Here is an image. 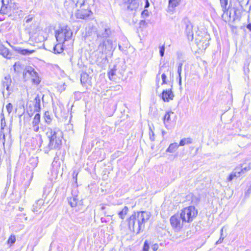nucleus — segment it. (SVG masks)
Segmentation results:
<instances>
[{
	"instance_id": "nucleus-36",
	"label": "nucleus",
	"mask_w": 251,
	"mask_h": 251,
	"mask_svg": "<svg viewBox=\"0 0 251 251\" xmlns=\"http://www.w3.org/2000/svg\"><path fill=\"white\" fill-rule=\"evenodd\" d=\"M223 229H224V227H222L221 229V236H220V238H219V239L216 242V244L217 245V244H221L222 243V242L223 241V240L224 239L225 236H224V234H223Z\"/></svg>"
},
{
	"instance_id": "nucleus-7",
	"label": "nucleus",
	"mask_w": 251,
	"mask_h": 251,
	"mask_svg": "<svg viewBox=\"0 0 251 251\" xmlns=\"http://www.w3.org/2000/svg\"><path fill=\"white\" fill-rule=\"evenodd\" d=\"M23 75L25 77L27 76L30 77L32 82L35 85L39 84L41 81L38 73L30 66H28L25 68Z\"/></svg>"
},
{
	"instance_id": "nucleus-45",
	"label": "nucleus",
	"mask_w": 251,
	"mask_h": 251,
	"mask_svg": "<svg viewBox=\"0 0 251 251\" xmlns=\"http://www.w3.org/2000/svg\"><path fill=\"white\" fill-rule=\"evenodd\" d=\"M0 126H1V129H0V130L3 131V129L4 128V127L6 126V123H5V119H4V117L1 119V125H0Z\"/></svg>"
},
{
	"instance_id": "nucleus-52",
	"label": "nucleus",
	"mask_w": 251,
	"mask_h": 251,
	"mask_svg": "<svg viewBox=\"0 0 251 251\" xmlns=\"http://www.w3.org/2000/svg\"><path fill=\"white\" fill-rule=\"evenodd\" d=\"M246 27L247 29H248L250 31H251V23L248 24L247 25Z\"/></svg>"
},
{
	"instance_id": "nucleus-48",
	"label": "nucleus",
	"mask_w": 251,
	"mask_h": 251,
	"mask_svg": "<svg viewBox=\"0 0 251 251\" xmlns=\"http://www.w3.org/2000/svg\"><path fill=\"white\" fill-rule=\"evenodd\" d=\"M161 78H162V84L167 83V82L166 81V78H167V76H166V75H165V74H163L161 75Z\"/></svg>"
},
{
	"instance_id": "nucleus-46",
	"label": "nucleus",
	"mask_w": 251,
	"mask_h": 251,
	"mask_svg": "<svg viewBox=\"0 0 251 251\" xmlns=\"http://www.w3.org/2000/svg\"><path fill=\"white\" fill-rule=\"evenodd\" d=\"M164 52H165V47L164 45L160 47L159 49V53L161 56H163L164 55Z\"/></svg>"
},
{
	"instance_id": "nucleus-37",
	"label": "nucleus",
	"mask_w": 251,
	"mask_h": 251,
	"mask_svg": "<svg viewBox=\"0 0 251 251\" xmlns=\"http://www.w3.org/2000/svg\"><path fill=\"white\" fill-rule=\"evenodd\" d=\"M0 139L2 140L3 148L4 149L5 135L2 130H0Z\"/></svg>"
},
{
	"instance_id": "nucleus-55",
	"label": "nucleus",
	"mask_w": 251,
	"mask_h": 251,
	"mask_svg": "<svg viewBox=\"0 0 251 251\" xmlns=\"http://www.w3.org/2000/svg\"><path fill=\"white\" fill-rule=\"evenodd\" d=\"M156 244H155L153 246H152V248H153V250L154 251H156L157 250V248H156Z\"/></svg>"
},
{
	"instance_id": "nucleus-30",
	"label": "nucleus",
	"mask_w": 251,
	"mask_h": 251,
	"mask_svg": "<svg viewBox=\"0 0 251 251\" xmlns=\"http://www.w3.org/2000/svg\"><path fill=\"white\" fill-rule=\"evenodd\" d=\"M192 143V139L190 138H183L179 142V146H183L186 144H189Z\"/></svg>"
},
{
	"instance_id": "nucleus-14",
	"label": "nucleus",
	"mask_w": 251,
	"mask_h": 251,
	"mask_svg": "<svg viewBox=\"0 0 251 251\" xmlns=\"http://www.w3.org/2000/svg\"><path fill=\"white\" fill-rule=\"evenodd\" d=\"M174 97V95L171 90H164L162 93V98L164 101H169L172 100Z\"/></svg>"
},
{
	"instance_id": "nucleus-22",
	"label": "nucleus",
	"mask_w": 251,
	"mask_h": 251,
	"mask_svg": "<svg viewBox=\"0 0 251 251\" xmlns=\"http://www.w3.org/2000/svg\"><path fill=\"white\" fill-rule=\"evenodd\" d=\"M139 0H130L128 2L129 4L127 6V8L131 10H135L139 6Z\"/></svg>"
},
{
	"instance_id": "nucleus-8",
	"label": "nucleus",
	"mask_w": 251,
	"mask_h": 251,
	"mask_svg": "<svg viewBox=\"0 0 251 251\" xmlns=\"http://www.w3.org/2000/svg\"><path fill=\"white\" fill-rule=\"evenodd\" d=\"M87 7H79L75 14L76 18L80 19H87L91 15L93 14L90 9L91 5H87Z\"/></svg>"
},
{
	"instance_id": "nucleus-40",
	"label": "nucleus",
	"mask_w": 251,
	"mask_h": 251,
	"mask_svg": "<svg viewBox=\"0 0 251 251\" xmlns=\"http://www.w3.org/2000/svg\"><path fill=\"white\" fill-rule=\"evenodd\" d=\"M182 65H183V63L182 62H179L178 64L177 72L178 75V77H180V76H181Z\"/></svg>"
},
{
	"instance_id": "nucleus-39",
	"label": "nucleus",
	"mask_w": 251,
	"mask_h": 251,
	"mask_svg": "<svg viewBox=\"0 0 251 251\" xmlns=\"http://www.w3.org/2000/svg\"><path fill=\"white\" fill-rule=\"evenodd\" d=\"M149 24V21H146L144 20H142L140 21L139 23V26L140 28L145 27Z\"/></svg>"
},
{
	"instance_id": "nucleus-42",
	"label": "nucleus",
	"mask_w": 251,
	"mask_h": 251,
	"mask_svg": "<svg viewBox=\"0 0 251 251\" xmlns=\"http://www.w3.org/2000/svg\"><path fill=\"white\" fill-rule=\"evenodd\" d=\"M6 108L7 112L9 114L11 113V112L12 111V110H13V106L11 103H8L6 106Z\"/></svg>"
},
{
	"instance_id": "nucleus-18",
	"label": "nucleus",
	"mask_w": 251,
	"mask_h": 251,
	"mask_svg": "<svg viewBox=\"0 0 251 251\" xmlns=\"http://www.w3.org/2000/svg\"><path fill=\"white\" fill-rule=\"evenodd\" d=\"M55 37L58 42L64 43L65 41H66L65 40V33L63 28L56 32Z\"/></svg>"
},
{
	"instance_id": "nucleus-34",
	"label": "nucleus",
	"mask_w": 251,
	"mask_h": 251,
	"mask_svg": "<svg viewBox=\"0 0 251 251\" xmlns=\"http://www.w3.org/2000/svg\"><path fill=\"white\" fill-rule=\"evenodd\" d=\"M220 2L223 10L225 12L228 8V0H220Z\"/></svg>"
},
{
	"instance_id": "nucleus-1",
	"label": "nucleus",
	"mask_w": 251,
	"mask_h": 251,
	"mask_svg": "<svg viewBox=\"0 0 251 251\" xmlns=\"http://www.w3.org/2000/svg\"><path fill=\"white\" fill-rule=\"evenodd\" d=\"M150 217V213L146 211L134 212L127 220L129 229L136 234L139 233L144 230L145 223Z\"/></svg>"
},
{
	"instance_id": "nucleus-62",
	"label": "nucleus",
	"mask_w": 251,
	"mask_h": 251,
	"mask_svg": "<svg viewBox=\"0 0 251 251\" xmlns=\"http://www.w3.org/2000/svg\"><path fill=\"white\" fill-rule=\"evenodd\" d=\"M22 210H23V208H20L21 211H22Z\"/></svg>"
},
{
	"instance_id": "nucleus-60",
	"label": "nucleus",
	"mask_w": 251,
	"mask_h": 251,
	"mask_svg": "<svg viewBox=\"0 0 251 251\" xmlns=\"http://www.w3.org/2000/svg\"><path fill=\"white\" fill-rule=\"evenodd\" d=\"M67 3H68V2L67 1L65 2L64 4L65 6L67 5Z\"/></svg>"
},
{
	"instance_id": "nucleus-63",
	"label": "nucleus",
	"mask_w": 251,
	"mask_h": 251,
	"mask_svg": "<svg viewBox=\"0 0 251 251\" xmlns=\"http://www.w3.org/2000/svg\"><path fill=\"white\" fill-rule=\"evenodd\" d=\"M22 210H23V208H20L21 211H22Z\"/></svg>"
},
{
	"instance_id": "nucleus-26",
	"label": "nucleus",
	"mask_w": 251,
	"mask_h": 251,
	"mask_svg": "<svg viewBox=\"0 0 251 251\" xmlns=\"http://www.w3.org/2000/svg\"><path fill=\"white\" fill-rule=\"evenodd\" d=\"M179 146V144L178 145L176 143L171 144L167 149L166 151L170 153H173L176 151Z\"/></svg>"
},
{
	"instance_id": "nucleus-64",
	"label": "nucleus",
	"mask_w": 251,
	"mask_h": 251,
	"mask_svg": "<svg viewBox=\"0 0 251 251\" xmlns=\"http://www.w3.org/2000/svg\"><path fill=\"white\" fill-rule=\"evenodd\" d=\"M2 93L4 94V90H2Z\"/></svg>"
},
{
	"instance_id": "nucleus-27",
	"label": "nucleus",
	"mask_w": 251,
	"mask_h": 251,
	"mask_svg": "<svg viewBox=\"0 0 251 251\" xmlns=\"http://www.w3.org/2000/svg\"><path fill=\"white\" fill-rule=\"evenodd\" d=\"M78 201L79 200L77 199V196L71 197L68 199V202L72 207H75Z\"/></svg>"
},
{
	"instance_id": "nucleus-19",
	"label": "nucleus",
	"mask_w": 251,
	"mask_h": 251,
	"mask_svg": "<svg viewBox=\"0 0 251 251\" xmlns=\"http://www.w3.org/2000/svg\"><path fill=\"white\" fill-rule=\"evenodd\" d=\"M91 78L86 72H82L80 75V81L82 84H90Z\"/></svg>"
},
{
	"instance_id": "nucleus-49",
	"label": "nucleus",
	"mask_w": 251,
	"mask_h": 251,
	"mask_svg": "<svg viewBox=\"0 0 251 251\" xmlns=\"http://www.w3.org/2000/svg\"><path fill=\"white\" fill-rule=\"evenodd\" d=\"M33 129L34 131L37 132L39 130V125H36L35 126L32 125Z\"/></svg>"
},
{
	"instance_id": "nucleus-32",
	"label": "nucleus",
	"mask_w": 251,
	"mask_h": 251,
	"mask_svg": "<svg viewBox=\"0 0 251 251\" xmlns=\"http://www.w3.org/2000/svg\"><path fill=\"white\" fill-rule=\"evenodd\" d=\"M101 210H105L103 212V214L105 216H112L113 215V213L109 211V208H107L106 206L102 205L101 207Z\"/></svg>"
},
{
	"instance_id": "nucleus-56",
	"label": "nucleus",
	"mask_w": 251,
	"mask_h": 251,
	"mask_svg": "<svg viewBox=\"0 0 251 251\" xmlns=\"http://www.w3.org/2000/svg\"><path fill=\"white\" fill-rule=\"evenodd\" d=\"M122 1L125 3H128V2H129L130 0H122Z\"/></svg>"
},
{
	"instance_id": "nucleus-41",
	"label": "nucleus",
	"mask_w": 251,
	"mask_h": 251,
	"mask_svg": "<svg viewBox=\"0 0 251 251\" xmlns=\"http://www.w3.org/2000/svg\"><path fill=\"white\" fill-rule=\"evenodd\" d=\"M149 12L148 10L145 9L142 12L141 16L143 18H145L149 16Z\"/></svg>"
},
{
	"instance_id": "nucleus-24",
	"label": "nucleus",
	"mask_w": 251,
	"mask_h": 251,
	"mask_svg": "<svg viewBox=\"0 0 251 251\" xmlns=\"http://www.w3.org/2000/svg\"><path fill=\"white\" fill-rule=\"evenodd\" d=\"M117 69L116 65H114L113 68L110 69V71L108 73L109 78L110 80H113L115 79L114 76L117 75Z\"/></svg>"
},
{
	"instance_id": "nucleus-47",
	"label": "nucleus",
	"mask_w": 251,
	"mask_h": 251,
	"mask_svg": "<svg viewBox=\"0 0 251 251\" xmlns=\"http://www.w3.org/2000/svg\"><path fill=\"white\" fill-rule=\"evenodd\" d=\"M33 19V16L32 15H28V16L25 17V22L26 23H28L32 21Z\"/></svg>"
},
{
	"instance_id": "nucleus-31",
	"label": "nucleus",
	"mask_w": 251,
	"mask_h": 251,
	"mask_svg": "<svg viewBox=\"0 0 251 251\" xmlns=\"http://www.w3.org/2000/svg\"><path fill=\"white\" fill-rule=\"evenodd\" d=\"M44 119L48 124H50L51 121L52 119L51 118V115L49 111H46L44 113Z\"/></svg>"
},
{
	"instance_id": "nucleus-35",
	"label": "nucleus",
	"mask_w": 251,
	"mask_h": 251,
	"mask_svg": "<svg viewBox=\"0 0 251 251\" xmlns=\"http://www.w3.org/2000/svg\"><path fill=\"white\" fill-rule=\"evenodd\" d=\"M16 241V237L14 235H11L8 238L7 240V244L11 246Z\"/></svg>"
},
{
	"instance_id": "nucleus-57",
	"label": "nucleus",
	"mask_w": 251,
	"mask_h": 251,
	"mask_svg": "<svg viewBox=\"0 0 251 251\" xmlns=\"http://www.w3.org/2000/svg\"><path fill=\"white\" fill-rule=\"evenodd\" d=\"M251 192V187L249 188L248 190H247L248 193L250 194Z\"/></svg>"
},
{
	"instance_id": "nucleus-2",
	"label": "nucleus",
	"mask_w": 251,
	"mask_h": 251,
	"mask_svg": "<svg viewBox=\"0 0 251 251\" xmlns=\"http://www.w3.org/2000/svg\"><path fill=\"white\" fill-rule=\"evenodd\" d=\"M46 135L49 139L48 145L43 148L45 153H48L50 150L59 149L62 145V132L59 130L48 128Z\"/></svg>"
},
{
	"instance_id": "nucleus-50",
	"label": "nucleus",
	"mask_w": 251,
	"mask_h": 251,
	"mask_svg": "<svg viewBox=\"0 0 251 251\" xmlns=\"http://www.w3.org/2000/svg\"><path fill=\"white\" fill-rule=\"evenodd\" d=\"M118 47H119V50L121 51H125V49L124 48L122 47V46L120 44L118 45Z\"/></svg>"
},
{
	"instance_id": "nucleus-5",
	"label": "nucleus",
	"mask_w": 251,
	"mask_h": 251,
	"mask_svg": "<svg viewBox=\"0 0 251 251\" xmlns=\"http://www.w3.org/2000/svg\"><path fill=\"white\" fill-rule=\"evenodd\" d=\"M179 214L186 223H189L197 216L198 211L194 206H190L182 209Z\"/></svg>"
},
{
	"instance_id": "nucleus-21",
	"label": "nucleus",
	"mask_w": 251,
	"mask_h": 251,
	"mask_svg": "<svg viewBox=\"0 0 251 251\" xmlns=\"http://www.w3.org/2000/svg\"><path fill=\"white\" fill-rule=\"evenodd\" d=\"M41 102L40 97L38 95L36 96L34 99V112H40L41 110Z\"/></svg>"
},
{
	"instance_id": "nucleus-9",
	"label": "nucleus",
	"mask_w": 251,
	"mask_h": 251,
	"mask_svg": "<svg viewBox=\"0 0 251 251\" xmlns=\"http://www.w3.org/2000/svg\"><path fill=\"white\" fill-rule=\"evenodd\" d=\"M182 23L185 26V32L188 39L189 40H192L193 39V32L192 23L186 17L183 19Z\"/></svg>"
},
{
	"instance_id": "nucleus-38",
	"label": "nucleus",
	"mask_w": 251,
	"mask_h": 251,
	"mask_svg": "<svg viewBox=\"0 0 251 251\" xmlns=\"http://www.w3.org/2000/svg\"><path fill=\"white\" fill-rule=\"evenodd\" d=\"M173 113V112H167L166 113L165 115H164V117H163V120H164V123L165 124L166 122H168L170 121V113Z\"/></svg>"
},
{
	"instance_id": "nucleus-13",
	"label": "nucleus",
	"mask_w": 251,
	"mask_h": 251,
	"mask_svg": "<svg viewBox=\"0 0 251 251\" xmlns=\"http://www.w3.org/2000/svg\"><path fill=\"white\" fill-rule=\"evenodd\" d=\"M11 83L12 80L11 76L9 75L5 76L4 79L2 80V87L3 89L5 88L6 90L7 91L8 96L10 94V86L11 85Z\"/></svg>"
},
{
	"instance_id": "nucleus-28",
	"label": "nucleus",
	"mask_w": 251,
	"mask_h": 251,
	"mask_svg": "<svg viewBox=\"0 0 251 251\" xmlns=\"http://www.w3.org/2000/svg\"><path fill=\"white\" fill-rule=\"evenodd\" d=\"M63 29L65 33V40L67 41L70 39L73 35L72 31L67 26L63 28Z\"/></svg>"
},
{
	"instance_id": "nucleus-33",
	"label": "nucleus",
	"mask_w": 251,
	"mask_h": 251,
	"mask_svg": "<svg viewBox=\"0 0 251 251\" xmlns=\"http://www.w3.org/2000/svg\"><path fill=\"white\" fill-rule=\"evenodd\" d=\"M40 122V115L39 113H37L34 116V117L32 121V125L35 126L36 125H39Z\"/></svg>"
},
{
	"instance_id": "nucleus-3",
	"label": "nucleus",
	"mask_w": 251,
	"mask_h": 251,
	"mask_svg": "<svg viewBox=\"0 0 251 251\" xmlns=\"http://www.w3.org/2000/svg\"><path fill=\"white\" fill-rule=\"evenodd\" d=\"M98 53L100 56L97 58V61H100V59L101 60L100 62H102L103 60L105 61L107 59V55L112 54L115 48L113 47V41L109 39H105L98 40Z\"/></svg>"
},
{
	"instance_id": "nucleus-15",
	"label": "nucleus",
	"mask_w": 251,
	"mask_h": 251,
	"mask_svg": "<svg viewBox=\"0 0 251 251\" xmlns=\"http://www.w3.org/2000/svg\"><path fill=\"white\" fill-rule=\"evenodd\" d=\"M44 203V201L42 199L38 200L35 202V203L32 205V211L34 213H40L41 212V209L42 206Z\"/></svg>"
},
{
	"instance_id": "nucleus-25",
	"label": "nucleus",
	"mask_w": 251,
	"mask_h": 251,
	"mask_svg": "<svg viewBox=\"0 0 251 251\" xmlns=\"http://www.w3.org/2000/svg\"><path fill=\"white\" fill-rule=\"evenodd\" d=\"M63 50V45L60 42L55 45L53 48V52L55 54L60 53Z\"/></svg>"
},
{
	"instance_id": "nucleus-23",
	"label": "nucleus",
	"mask_w": 251,
	"mask_h": 251,
	"mask_svg": "<svg viewBox=\"0 0 251 251\" xmlns=\"http://www.w3.org/2000/svg\"><path fill=\"white\" fill-rule=\"evenodd\" d=\"M238 170V169H237L236 167L233 170L227 178L228 181L232 180L235 177H238L241 176Z\"/></svg>"
},
{
	"instance_id": "nucleus-4",
	"label": "nucleus",
	"mask_w": 251,
	"mask_h": 251,
	"mask_svg": "<svg viewBox=\"0 0 251 251\" xmlns=\"http://www.w3.org/2000/svg\"><path fill=\"white\" fill-rule=\"evenodd\" d=\"M92 30L97 35V41L109 38L113 32L110 25L105 24H100L97 28L93 27Z\"/></svg>"
},
{
	"instance_id": "nucleus-51",
	"label": "nucleus",
	"mask_w": 251,
	"mask_h": 251,
	"mask_svg": "<svg viewBox=\"0 0 251 251\" xmlns=\"http://www.w3.org/2000/svg\"><path fill=\"white\" fill-rule=\"evenodd\" d=\"M145 2H146V4H145V8H146L149 6L150 3H149L148 0H145Z\"/></svg>"
},
{
	"instance_id": "nucleus-53",
	"label": "nucleus",
	"mask_w": 251,
	"mask_h": 251,
	"mask_svg": "<svg viewBox=\"0 0 251 251\" xmlns=\"http://www.w3.org/2000/svg\"><path fill=\"white\" fill-rule=\"evenodd\" d=\"M77 174H75V172L73 174V178L75 179V182H76L77 181Z\"/></svg>"
},
{
	"instance_id": "nucleus-58",
	"label": "nucleus",
	"mask_w": 251,
	"mask_h": 251,
	"mask_svg": "<svg viewBox=\"0 0 251 251\" xmlns=\"http://www.w3.org/2000/svg\"><path fill=\"white\" fill-rule=\"evenodd\" d=\"M17 65V63H15V65H14V69L15 71H16V68Z\"/></svg>"
},
{
	"instance_id": "nucleus-54",
	"label": "nucleus",
	"mask_w": 251,
	"mask_h": 251,
	"mask_svg": "<svg viewBox=\"0 0 251 251\" xmlns=\"http://www.w3.org/2000/svg\"><path fill=\"white\" fill-rule=\"evenodd\" d=\"M179 77V86H181V76H180V77Z\"/></svg>"
},
{
	"instance_id": "nucleus-59",
	"label": "nucleus",
	"mask_w": 251,
	"mask_h": 251,
	"mask_svg": "<svg viewBox=\"0 0 251 251\" xmlns=\"http://www.w3.org/2000/svg\"><path fill=\"white\" fill-rule=\"evenodd\" d=\"M117 87L118 88V90H120L121 88V86L120 85L117 86Z\"/></svg>"
},
{
	"instance_id": "nucleus-10",
	"label": "nucleus",
	"mask_w": 251,
	"mask_h": 251,
	"mask_svg": "<svg viewBox=\"0 0 251 251\" xmlns=\"http://www.w3.org/2000/svg\"><path fill=\"white\" fill-rule=\"evenodd\" d=\"M0 13L7 14L11 11V0H0Z\"/></svg>"
},
{
	"instance_id": "nucleus-11",
	"label": "nucleus",
	"mask_w": 251,
	"mask_h": 251,
	"mask_svg": "<svg viewBox=\"0 0 251 251\" xmlns=\"http://www.w3.org/2000/svg\"><path fill=\"white\" fill-rule=\"evenodd\" d=\"M238 169V172L241 176L243 175L251 169V162H246L236 167Z\"/></svg>"
},
{
	"instance_id": "nucleus-17",
	"label": "nucleus",
	"mask_w": 251,
	"mask_h": 251,
	"mask_svg": "<svg viewBox=\"0 0 251 251\" xmlns=\"http://www.w3.org/2000/svg\"><path fill=\"white\" fill-rule=\"evenodd\" d=\"M14 49L17 52L24 55H29L35 52L33 50L25 49L21 47H14Z\"/></svg>"
},
{
	"instance_id": "nucleus-20",
	"label": "nucleus",
	"mask_w": 251,
	"mask_h": 251,
	"mask_svg": "<svg viewBox=\"0 0 251 251\" xmlns=\"http://www.w3.org/2000/svg\"><path fill=\"white\" fill-rule=\"evenodd\" d=\"M181 0H169L168 9L170 11L173 12L176 7L178 6Z\"/></svg>"
},
{
	"instance_id": "nucleus-44",
	"label": "nucleus",
	"mask_w": 251,
	"mask_h": 251,
	"mask_svg": "<svg viewBox=\"0 0 251 251\" xmlns=\"http://www.w3.org/2000/svg\"><path fill=\"white\" fill-rule=\"evenodd\" d=\"M150 138L151 141H154L155 140V136H154V133L153 132V131L151 129V127H150Z\"/></svg>"
},
{
	"instance_id": "nucleus-6",
	"label": "nucleus",
	"mask_w": 251,
	"mask_h": 251,
	"mask_svg": "<svg viewBox=\"0 0 251 251\" xmlns=\"http://www.w3.org/2000/svg\"><path fill=\"white\" fill-rule=\"evenodd\" d=\"M170 223L172 227L176 231H179L186 222L182 219L179 213H177L171 217Z\"/></svg>"
},
{
	"instance_id": "nucleus-12",
	"label": "nucleus",
	"mask_w": 251,
	"mask_h": 251,
	"mask_svg": "<svg viewBox=\"0 0 251 251\" xmlns=\"http://www.w3.org/2000/svg\"><path fill=\"white\" fill-rule=\"evenodd\" d=\"M94 0H72V4L75 3L76 7L86 6L87 5H93Z\"/></svg>"
},
{
	"instance_id": "nucleus-16",
	"label": "nucleus",
	"mask_w": 251,
	"mask_h": 251,
	"mask_svg": "<svg viewBox=\"0 0 251 251\" xmlns=\"http://www.w3.org/2000/svg\"><path fill=\"white\" fill-rule=\"evenodd\" d=\"M0 54L3 57L6 58H10L11 57V53H10L8 49L5 47L2 44H0Z\"/></svg>"
},
{
	"instance_id": "nucleus-43",
	"label": "nucleus",
	"mask_w": 251,
	"mask_h": 251,
	"mask_svg": "<svg viewBox=\"0 0 251 251\" xmlns=\"http://www.w3.org/2000/svg\"><path fill=\"white\" fill-rule=\"evenodd\" d=\"M149 249V244L146 240L145 241L143 248V251H148Z\"/></svg>"
},
{
	"instance_id": "nucleus-61",
	"label": "nucleus",
	"mask_w": 251,
	"mask_h": 251,
	"mask_svg": "<svg viewBox=\"0 0 251 251\" xmlns=\"http://www.w3.org/2000/svg\"><path fill=\"white\" fill-rule=\"evenodd\" d=\"M165 133H166V132H165V131H162V134H163V135H164Z\"/></svg>"
},
{
	"instance_id": "nucleus-29",
	"label": "nucleus",
	"mask_w": 251,
	"mask_h": 251,
	"mask_svg": "<svg viewBox=\"0 0 251 251\" xmlns=\"http://www.w3.org/2000/svg\"><path fill=\"white\" fill-rule=\"evenodd\" d=\"M128 211V208L126 206H124L123 209L118 212L119 217L123 220L124 219L127 214Z\"/></svg>"
}]
</instances>
